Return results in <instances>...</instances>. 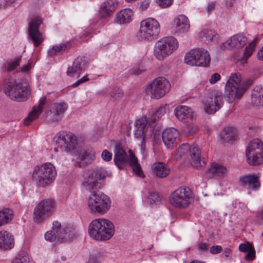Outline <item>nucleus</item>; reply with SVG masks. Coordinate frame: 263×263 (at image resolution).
I'll return each instance as SVG.
<instances>
[{
    "label": "nucleus",
    "mask_w": 263,
    "mask_h": 263,
    "mask_svg": "<svg viewBox=\"0 0 263 263\" xmlns=\"http://www.w3.org/2000/svg\"><path fill=\"white\" fill-rule=\"evenodd\" d=\"M257 57L259 60L263 61V46L258 51L257 53Z\"/></svg>",
    "instance_id": "nucleus-62"
},
{
    "label": "nucleus",
    "mask_w": 263,
    "mask_h": 263,
    "mask_svg": "<svg viewBox=\"0 0 263 263\" xmlns=\"http://www.w3.org/2000/svg\"><path fill=\"white\" fill-rule=\"evenodd\" d=\"M20 61L21 59L19 58L10 61L8 63V65L6 67V70L8 71L14 70L20 65Z\"/></svg>",
    "instance_id": "nucleus-46"
},
{
    "label": "nucleus",
    "mask_w": 263,
    "mask_h": 263,
    "mask_svg": "<svg viewBox=\"0 0 263 263\" xmlns=\"http://www.w3.org/2000/svg\"><path fill=\"white\" fill-rule=\"evenodd\" d=\"M15 0H0V9L4 8L7 5L12 4Z\"/></svg>",
    "instance_id": "nucleus-53"
},
{
    "label": "nucleus",
    "mask_w": 263,
    "mask_h": 263,
    "mask_svg": "<svg viewBox=\"0 0 263 263\" xmlns=\"http://www.w3.org/2000/svg\"><path fill=\"white\" fill-rule=\"evenodd\" d=\"M101 157L104 161H109L112 159V154L110 153L108 150L104 149L103 151Z\"/></svg>",
    "instance_id": "nucleus-48"
},
{
    "label": "nucleus",
    "mask_w": 263,
    "mask_h": 263,
    "mask_svg": "<svg viewBox=\"0 0 263 263\" xmlns=\"http://www.w3.org/2000/svg\"><path fill=\"white\" fill-rule=\"evenodd\" d=\"M57 176L55 166L50 162L36 166L32 173V178L37 186L45 187L51 184Z\"/></svg>",
    "instance_id": "nucleus-3"
},
{
    "label": "nucleus",
    "mask_w": 263,
    "mask_h": 263,
    "mask_svg": "<svg viewBox=\"0 0 263 263\" xmlns=\"http://www.w3.org/2000/svg\"><path fill=\"white\" fill-rule=\"evenodd\" d=\"M141 138H142L141 144V149L142 152H144L145 151V146H146V142L145 140V138L143 137H141Z\"/></svg>",
    "instance_id": "nucleus-61"
},
{
    "label": "nucleus",
    "mask_w": 263,
    "mask_h": 263,
    "mask_svg": "<svg viewBox=\"0 0 263 263\" xmlns=\"http://www.w3.org/2000/svg\"><path fill=\"white\" fill-rule=\"evenodd\" d=\"M258 174L248 175V190L258 191L261 185Z\"/></svg>",
    "instance_id": "nucleus-35"
},
{
    "label": "nucleus",
    "mask_w": 263,
    "mask_h": 263,
    "mask_svg": "<svg viewBox=\"0 0 263 263\" xmlns=\"http://www.w3.org/2000/svg\"><path fill=\"white\" fill-rule=\"evenodd\" d=\"M42 23V19L40 17H36L33 19L29 24V36L35 47L40 45L44 40L43 33L39 30V27Z\"/></svg>",
    "instance_id": "nucleus-16"
},
{
    "label": "nucleus",
    "mask_w": 263,
    "mask_h": 263,
    "mask_svg": "<svg viewBox=\"0 0 263 263\" xmlns=\"http://www.w3.org/2000/svg\"><path fill=\"white\" fill-rule=\"evenodd\" d=\"M130 71L131 74L138 76L142 73L143 70L140 69L139 68L135 67L131 69Z\"/></svg>",
    "instance_id": "nucleus-55"
},
{
    "label": "nucleus",
    "mask_w": 263,
    "mask_h": 263,
    "mask_svg": "<svg viewBox=\"0 0 263 263\" xmlns=\"http://www.w3.org/2000/svg\"><path fill=\"white\" fill-rule=\"evenodd\" d=\"M175 114L178 120L184 122L186 119H192L194 117L192 109L186 106L177 107L175 110Z\"/></svg>",
    "instance_id": "nucleus-27"
},
{
    "label": "nucleus",
    "mask_w": 263,
    "mask_h": 263,
    "mask_svg": "<svg viewBox=\"0 0 263 263\" xmlns=\"http://www.w3.org/2000/svg\"><path fill=\"white\" fill-rule=\"evenodd\" d=\"M263 144L258 139H255L250 141L248 145V154L252 155L253 153H262Z\"/></svg>",
    "instance_id": "nucleus-36"
},
{
    "label": "nucleus",
    "mask_w": 263,
    "mask_h": 263,
    "mask_svg": "<svg viewBox=\"0 0 263 263\" xmlns=\"http://www.w3.org/2000/svg\"><path fill=\"white\" fill-rule=\"evenodd\" d=\"M87 67V62L85 58L78 57L74 59L72 65L68 67L66 74L70 77L78 78Z\"/></svg>",
    "instance_id": "nucleus-18"
},
{
    "label": "nucleus",
    "mask_w": 263,
    "mask_h": 263,
    "mask_svg": "<svg viewBox=\"0 0 263 263\" xmlns=\"http://www.w3.org/2000/svg\"><path fill=\"white\" fill-rule=\"evenodd\" d=\"M133 14V12L130 9H125L116 14L115 21L119 24L128 23L132 20Z\"/></svg>",
    "instance_id": "nucleus-30"
},
{
    "label": "nucleus",
    "mask_w": 263,
    "mask_h": 263,
    "mask_svg": "<svg viewBox=\"0 0 263 263\" xmlns=\"http://www.w3.org/2000/svg\"><path fill=\"white\" fill-rule=\"evenodd\" d=\"M223 253L226 257H228L231 253V250L229 248H224Z\"/></svg>",
    "instance_id": "nucleus-64"
},
{
    "label": "nucleus",
    "mask_w": 263,
    "mask_h": 263,
    "mask_svg": "<svg viewBox=\"0 0 263 263\" xmlns=\"http://www.w3.org/2000/svg\"><path fill=\"white\" fill-rule=\"evenodd\" d=\"M248 163L252 166H257L263 163V152L248 154Z\"/></svg>",
    "instance_id": "nucleus-38"
},
{
    "label": "nucleus",
    "mask_w": 263,
    "mask_h": 263,
    "mask_svg": "<svg viewBox=\"0 0 263 263\" xmlns=\"http://www.w3.org/2000/svg\"><path fill=\"white\" fill-rule=\"evenodd\" d=\"M185 62L191 66H208L211 61L208 50L202 48L194 49L188 52L184 57Z\"/></svg>",
    "instance_id": "nucleus-12"
},
{
    "label": "nucleus",
    "mask_w": 263,
    "mask_h": 263,
    "mask_svg": "<svg viewBox=\"0 0 263 263\" xmlns=\"http://www.w3.org/2000/svg\"><path fill=\"white\" fill-rule=\"evenodd\" d=\"M148 199L151 204H158L161 201V198L158 193H151L149 194Z\"/></svg>",
    "instance_id": "nucleus-47"
},
{
    "label": "nucleus",
    "mask_w": 263,
    "mask_h": 263,
    "mask_svg": "<svg viewBox=\"0 0 263 263\" xmlns=\"http://www.w3.org/2000/svg\"><path fill=\"white\" fill-rule=\"evenodd\" d=\"M201 151L198 146H190L189 159H187L190 161L192 166L198 170L202 169L206 165V163L203 159L201 158Z\"/></svg>",
    "instance_id": "nucleus-21"
},
{
    "label": "nucleus",
    "mask_w": 263,
    "mask_h": 263,
    "mask_svg": "<svg viewBox=\"0 0 263 263\" xmlns=\"http://www.w3.org/2000/svg\"><path fill=\"white\" fill-rule=\"evenodd\" d=\"M79 159L85 165L90 164L96 158V153L91 149H87L81 152L78 155Z\"/></svg>",
    "instance_id": "nucleus-31"
},
{
    "label": "nucleus",
    "mask_w": 263,
    "mask_h": 263,
    "mask_svg": "<svg viewBox=\"0 0 263 263\" xmlns=\"http://www.w3.org/2000/svg\"><path fill=\"white\" fill-rule=\"evenodd\" d=\"M193 199L192 191L188 187H180L172 193L170 197L171 204L179 209L186 208Z\"/></svg>",
    "instance_id": "nucleus-11"
},
{
    "label": "nucleus",
    "mask_w": 263,
    "mask_h": 263,
    "mask_svg": "<svg viewBox=\"0 0 263 263\" xmlns=\"http://www.w3.org/2000/svg\"><path fill=\"white\" fill-rule=\"evenodd\" d=\"M105 176L106 173L104 170H95L86 176L83 185L86 190L90 191L97 190L101 187V181Z\"/></svg>",
    "instance_id": "nucleus-15"
},
{
    "label": "nucleus",
    "mask_w": 263,
    "mask_h": 263,
    "mask_svg": "<svg viewBox=\"0 0 263 263\" xmlns=\"http://www.w3.org/2000/svg\"><path fill=\"white\" fill-rule=\"evenodd\" d=\"M151 168L153 174L159 178H165L170 173V168L161 162L154 163Z\"/></svg>",
    "instance_id": "nucleus-26"
},
{
    "label": "nucleus",
    "mask_w": 263,
    "mask_h": 263,
    "mask_svg": "<svg viewBox=\"0 0 263 263\" xmlns=\"http://www.w3.org/2000/svg\"><path fill=\"white\" fill-rule=\"evenodd\" d=\"M75 236V231L71 227L61 228V225L58 221L53 222L52 230L47 231L45 234L47 241L52 242L57 239L59 242L72 240Z\"/></svg>",
    "instance_id": "nucleus-7"
},
{
    "label": "nucleus",
    "mask_w": 263,
    "mask_h": 263,
    "mask_svg": "<svg viewBox=\"0 0 263 263\" xmlns=\"http://www.w3.org/2000/svg\"><path fill=\"white\" fill-rule=\"evenodd\" d=\"M171 88L169 81L165 78H156L152 83L147 86L146 93L152 98L159 99L164 97Z\"/></svg>",
    "instance_id": "nucleus-13"
},
{
    "label": "nucleus",
    "mask_w": 263,
    "mask_h": 263,
    "mask_svg": "<svg viewBox=\"0 0 263 263\" xmlns=\"http://www.w3.org/2000/svg\"><path fill=\"white\" fill-rule=\"evenodd\" d=\"M14 237L10 232L6 230L0 231V250H11L14 247Z\"/></svg>",
    "instance_id": "nucleus-23"
},
{
    "label": "nucleus",
    "mask_w": 263,
    "mask_h": 263,
    "mask_svg": "<svg viewBox=\"0 0 263 263\" xmlns=\"http://www.w3.org/2000/svg\"><path fill=\"white\" fill-rule=\"evenodd\" d=\"M222 251V247L220 246H213L210 248V252L213 254H217Z\"/></svg>",
    "instance_id": "nucleus-52"
},
{
    "label": "nucleus",
    "mask_w": 263,
    "mask_h": 263,
    "mask_svg": "<svg viewBox=\"0 0 263 263\" xmlns=\"http://www.w3.org/2000/svg\"><path fill=\"white\" fill-rule=\"evenodd\" d=\"M111 201L104 194L93 192L88 199V206L91 213L104 214L108 211Z\"/></svg>",
    "instance_id": "nucleus-10"
},
{
    "label": "nucleus",
    "mask_w": 263,
    "mask_h": 263,
    "mask_svg": "<svg viewBox=\"0 0 263 263\" xmlns=\"http://www.w3.org/2000/svg\"><path fill=\"white\" fill-rule=\"evenodd\" d=\"M178 47L177 40L173 36L163 37L155 45L154 54L159 61H162L171 54Z\"/></svg>",
    "instance_id": "nucleus-9"
},
{
    "label": "nucleus",
    "mask_w": 263,
    "mask_h": 263,
    "mask_svg": "<svg viewBox=\"0 0 263 263\" xmlns=\"http://www.w3.org/2000/svg\"><path fill=\"white\" fill-rule=\"evenodd\" d=\"M223 96L217 92L212 97H207L204 101V109L208 114H213L219 109L223 104Z\"/></svg>",
    "instance_id": "nucleus-19"
},
{
    "label": "nucleus",
    "mask_w": 263,
    "mask_h": 263,
    "mask_svg": "<svg viewBox=\"0 0 263 263\" xmlns=\"http://www.w3.org/2000/svg\"><path fill=\"white\" fill-rule=\"evenodd\" d=\"M220 78L221 77L219 73H215L211 76L209 79V82L212 84H215L220 79Z\"/></svg>",
    "instance_id": "nucleus-51"
},
{
    "label": "nucleus",
    "mask_w": 263,
    "mask_h": 263,
    "mask_svg": "<svg viewBox=\"0 0 263 263\" xmlns=\"http://www.w3.org/2000/svg\"><path fill=\"white\" fill-rule=\"evenodd\" d=\"M173 0H158V3L160 6L163 8H166L171 6Z\"/></svg>",
    "instance_id": "nucleus-50"
},
{
    "label": "nucleus",
    "mask_w": 263,
    "mask_h": 263,
    "mask_svg": "<svg viewBox=\"0 0 263 263\" xmlns=\"http://www.w3.org/2000/svg\"><path fill=\"white\" fill-rule=\"evenodd\" d=\"M199 37L202 41L208 44L216 41L218 37V34L214 30L204 29L199 33Z\"/></svg>",
    "instance_id": "nucleus-33"
},
{
    "label": "nucleus",
    "mask_w": 263,
    "mask_h": 263,
    "mask_svg": "<svg viewBox=\"0 0 263 263\" xmlns=\"http://www.w3.org/2000/svg\"><path fill=\"white\" fill-rule=\"evenodd\" d=\"M129 153L130 155L128 158L122 147L119 145H117L114 157L115 164L119 169H123L124 165L128 161L134 172L139 177H144V175L137 158L132 154L131 150L129 151Z\"/></svg>",
    "instance_id": "nucleus-4"
},
{
    "label": "nucleus",
    "mask_w": 263,
    "mask_h": 263,
    "mask_svg": "<svg viewBox=\"0 0 263 263\" xmlns=\"http://www.w3.org/2000/svg\"><path fill=\"white\" fill-rule=\"evenodd\" d=\"M68 45V43H61L59 45L53 46L52 48L48 50V53L50 57L55 55L58 53L66 50Z\"/></svg>",
    "instance_id": "nucleus-41"
},
{
    "label": "nucleus",
    "mask_w": 263,
    "mask_h": 263,
    "mask_svg": "<svg viewBox=\"0 0 263 263\" xmlns=\"http://www.w3.org/2000/svg\"><path fill=\"white\" fill-rule=\"evenodd\" d=\"M246 88L242 84V76L240 73H232L225 86L224 98L229 103L240 99Z\"/></svg>",
    "instance_id": "nucleus-2"
},
{
    "label": "nucleus",
    "mask_w": 263,
    "mask_h": 263,
    "mask_svg": "<svg viewBox=\"0 0 263 263\" xmlns=\"http://www.w3.org/2000/svg\"><path fill=\"white\" fill-rule=\"evenodd\" d=\"M227 173V170L225 167L216 163H213L206 171V174L209 178L223 176Z\"/></svg>",
    "instance_id": "nucleus-29"
},
{
    "label": "nucleus",
    "mask_w": 263,
    "mask_h": 263,
    "mask_svg": "<svg viewBox=\"0 0 263 263\" xmlns=\"http://www.w3.org/2000/svg\"><path fill=\"white\" fill-rule=\"evenodd\" d=\"M123 92L119 87H116L110 92V97L112 100L121 99L123 96Z\"/></svg>",
    "instance_id": "nucleus-43"
},
{
    "label": "nucleus",
    "mask_w": 263,
    "mask_h": 263,
    "mask_svg": "<svg viewBox=\"0 0 263 263\" xmlns=\"http://www.w3.org/2000/svg\"><path fill=\"white\" fill-rule=\"evenodd\" d=\"M55 206V202L52 199H46L41 201L33 210V218L34 221L43 222L53 214Z\"/></svg>",
    "instance_id": "nucleus-14"
},
{
    "label": "nucleus",
    "mask_w": 263,
    "mask_h": 263,
    "mask_svg": "<svg viewBox=\"0 0 263 263\" xmlns=\"http://www.w3.org/2000/svg\"><path fill=\"white\" fill-rule=\"evenodd\" d=\"M209 245L206 243H202L198 246V249L205 251L208 249Z\"/></svg>",
    "instance_id": "nucleus-60"
},
{
    "label": "nucleus",
    "mask_w": 263,
    "mask_h": 263,
    "mask_svg": "<svg viewBox=\"0 0 263 263\" xmlns=\"http://www.w3.org/2000/svg\"><path fill=\"white\" fill-rule=\"evenodd\" d=\"M3 85L5 93L11 100L17 102L27 100L29 93L27 88L22 84L16 83L13 79L8 78L4 81Z\"/></svg>",
    "instance_id": "nucleus-5"
},
{
    "label": "nucleus",
    "mask_w": 263,
    "mask_h": 263,
    "mask_svg": "<svg viewBox=\"0 0 263 263\" xmlns=\"http://www.w3.org/2000/svg\"><path fill=\"white\" fill-rule=\"evenodd\" d=\"M258 41V37H255L248 45V58L252 55L255 51V47Z\"/></svg>",
    "instance_id": "nucleus-45"
},
{
    "label": "nucleus",
    "mask_w": 263,
    "mask_h": 263,
    "mask_svg": "<svg viewBox=\"0 0 263 263\" xmlns=\"http://www.w3.org/2000/svg\"><path fill=\"white\" fill-rule=\"evenodd\" d=\"M190 149V145L188 144H183L178 148L175 155V159L176 160H186L189 159V154Z\"/></svg>",
    "instance_id": "nucleus-34"
},
{
    "label": "nucleus",
    "mask_w": 263,
    "mask_h": 263,
    "mask_svg": "<svg viewBox=\"0 0 263 263\" xmlns=\"http://www.w3.org/2000/svg\"><path fill=\"white\" fill-rule=\"evenodd\" d=\"M67 108V105L64 102L53 103L50 106L47 117L51 122H58L61 120Z\"/></svg>",
    "instance_id": "nucleus-20"
},
{
    "label": "nucleus",
    "mask_w": 263,
    "mask_h": 263,
    "mask_svg": "<svg viewBox=\"0 0 263 263\" xmlns=\"http://www.w3.org/2000/svg\"><path fill=\"white\" fill-rule=\"evenodd\" d=\"M247 47H246L243 50V56L242 59H240V62L242 64L247 63Z\"/></svg>",
    "instance_id": "nucleus-57"
},
{
    "label": "nucleus",
    "mask_w": 263,
    "mask_h": 263,
    "mask_svg": "<svg viewBox=\"0 0 263 263\" xmlns=\"http://www.w3.org/2000/svg\"><path fill=\"white\" fill-rule=\"evenodd\" d=\"M215 6V2H211L208 4V6L207 8H206V11L208 12H210L212 10H213Z\"/></svg>",
    "instance_id": "nucleus-59"
},
{
    "label": "nucleus",
    "mask_w": 263,
    "mask_h": 263,
    "mask_svg": "<svg viewBox=\"0 0 263 263\" xmlns=\"http://www.w3.org/2000/svg\"><path fill=\"white\" fill-rule=\"evenodd\" d=\"M247 44V37L243 33H238L231 36L226 42L220 45V48L222 51L232 50L243 47Z\"/></svg>",
    "instance_id": "nucleus-17"
},
{
    "label": "nucleus",
    "mask_w": 263,
    "mask_h": 263,
    "mask_svg": "<svg viewBox=\"0 0 263 263\" xmlns=\"http://www.w3.org/2000/svg\"><path fill=\"white\" fill-rule=\"evenodd\" d=\"M179 135V133L178 130L173 127L166 128L163 130L162 134V138L167 148H171L173 147Z\"/></svg>",
    "instance_id": "nucleus-24"
},
{
    "label": "nucleus",
    "mask_w": 263,
    "mask_h": 263,
    "mask_svg": "<svg viewBox=\"0 0 263 263\" xmlns=\"http://www.w3.org/2000/svg\"><path fill=\"white\" fill-rule=\"evenodd\" d=\"M149 5V2L148 0H145L143 1L140 6V9L141 10H146Z\"/></svg>",
    "instance_id": "nucleus-54"
},
{
    "label": "nucleus",
    "mask_w": 263,
    "mask_h": 263,
    "mask_svg": "<svg viewBox=\"0 0 263 263\" xmlns=\"http://www.w3.org/2000/svg\"><path fill=\"white\" fill-rule=\"evenodd\" d=\"M43 103L41 102L36 108L34 107L33 110L29 114L28 117L24 119V122L25 124H29L30 122L33 121L39 117L42 110V105Z\"/></svg>",
    "instance_id": "nucleus-40"
},
{
    "label": "nucleus",
    "mask_w": 263,
    "mask_h": 263,
    "mask_svg": "<svg viewBox=\"0 0 263 263\" xmlns=\"http://www.w3.org/2000/svg\"><path fill=\"white\" fill-rule=\"evenodd\" d=\"M239 183L240 185L246 186L247 184V176H243L240 178L239 180Z\"/></svg>",
    "instance_id": "nucleus-56"
},
{
    "label": "nucleus",
    "mask_w": 263,
    "mask_h": 263,
    "mask_svg": "<svg viewBox=\"0 0 263 263\" xmlns=\"http://www.w3.org/2000/svg\"><path fill=\"white\" fill-rule=\"evenodd\" d=\"M250 104L254 107L263 106V87L256 86L251 91Z\"/></svg>",
    "instance_id": "nucleus-25"
},
{
    "label": "nucleus",
    "mask_w": 263,
    "mask_h": 263,
    "mask_svg": "<svg viewBox=\"0 0 263 263\" xmlns=\"http://www.w3.org/2000/svg\"><path fill=\"white\" fill-rule=\"evenodd\" d=\"M165 114V109L163 107L159 108L154 115V118L155 119L157 118H161L163 115Z\"/></svg>",
    "instance_id": "nucleus-49"
},
{
    "label": "nucleus",
    "mask_w": 263,
    "mask_h": 263,
    "mask_svg": "<svg viewBox=\"0 0 263 263\" xmlns=\"http://www.w3.org/2000/svg\"><path fill=\"white\" fill-rule=\"evenodd\" d=\"M221 136V140L224 143H232L237 139V135L236 133L231 128L224 129L222 131Z\"/></svg>",
    "instance_id": "nucleus-37"
},
{
    "label": "nucleus",
    "mask_w": 263,
    "mask_h": 263,
    "mask_svg": "<svg viewBox=\"0 0 263 263\" xmlns=\"http://www.w3.org/2000/svg\"><path fill=\"white\" fill-rule=\"evenodd\" d=\"M148 121L145 117H143L135 121L134 132L136 138H138L143 136L144 129Z\"/></svg>",
    "instance_id": "nucleus-32"
},
{
    "label": "nucleus",
    "mask_w": 263,
    "mask_h": 263,
    "mask_svg": "<svg viewBox=\"0 0 263 263\" xmlns=\"http://www.w3.org/2000/svg\"><path fill=\"white\" fill-rule=\"evenodd\" d=\"M160 30L159 24L157 20L146 18L141 22L136 37L140 41H151L158 35Z\"/></svg>",
    "instance_id": "nucleus-8"
},
{
    "label": "nucleus",
    "mask_w": 263,
    "mask_h": 263,
    "mask_svg": "<svg viewBox=\"0 0 263 263\" xmlns=\"http://www.w3.org/2000/svg\"><path fill=\"white\" fill-rule=\"evenodd\" d=\"M256 251L253 243L248 242V261L253 260L256 257Z\"/></svg>",
    "instance_id": "nucleus-44"
},
{
    "label": "nucleus",
    "mask_w": 263,
    "mask_h": 263,
    "mask_svg": "<svg viewBox=\"0 0 263 263\" xmlns=\"http://www.w3.org/2000/svg\"><path fill=\"white\" fill-rule=\"evenodd\" d=\"M13 212L9 208H5L0 211V222L2 225L8 223L13 218Z\"/></svg>",
    "instance_id": "nucleus-39"
},
{
    "label": "nucleus",
    "mask_w": 263,
    "mask_h": 263,
    "mask_svg": "<svg viewBox=\"0 0 263 263\" xmlns=\"http://www.w3.org/2000/svg\"><path fill=\"white\" fill-rule=\"evenodd\" d=\"M11 263H29V259L27 253L24 251H20L14 258Z\"/></svg>",
    "instance_id": "nucleus-42"
},
{
    "label": "nucleus",
    "mask_w": 263,
    "mask_h": 263,
    "mask_svg": "<svg viewBox=\"0 0 263 263\" xmlns=\"http://www.w3.org/2000/svg\"><path fill=\"white\" fill-rule=\"evenodd\" d=\"M239 250L241 252H247V243H241L239 246Z\"/></svg>",
    "instance_id": "nucleus-58"
},
{
    "label": "nucleus",
    "mask_w": 263,
    "mask_h": 263,
    "mask_svg": "<svg viewBox=\"0 0 263 263\" xmlns=\"http://www.w3.org/2000/svg\"><path fill=\"white\" fill-rule=\"evenodd\" d=\"M172 29L177 33H185L190 28L189 18L184 14L177 15L172 24Z\"/></svg>",
    "instance_id": "nucleus-22"
},
{
    "label": "nucleus",
    "mask_w": 263,
    "mask_h": 263,
    "mask_svg": "<svg viewBox=\"0 0 263 263\" xmlns=\"http://www.w3.org/2000/svg\"><path fill=\"white\" fill-rule=\"evenodd\" d=\"M118 3L114 0H108L102 3L100 8V13L102 17L110 16L116 9Z\"/></svg>",
    "instance_id": "nucleus-28"
},
{
    "label": "nucleus",
    "mask_w": 263,
    "mask_h": 263,
    "mask_svg": "<svg viewBox=\"0 0 263 263\" xmlns=\"http://www.w3.org/2000/svg\"><path fill=\"white\" fill-rule=\"evenodd\" d=\"M55 152L69 153L74 150L77 145L76 137L70 132L62 131L53 138Z\"/></svg>",
    "instance_id": "nucleus-6"
},
{
    "label": "nucleus",
    "mask_w": 263,
    "mask_h": 263,
    "mask_svg": "<svg viewBox=\"0 0 263 263\" xmlns=\"http://www.w3.org/2000/svg\"><path fill=\"white\" fill-rule=\"evenodd\" d=\"M115 228L112 223L106 219H94L89 224L88 234L93 239L108 240L114 235Z\"/></svg>",
    "instance_id": "nucleus-1"
},
{
    "label": "nucleus",
    "mask_w": 263,
    "mask_h": 263,
    "mask_svg": "<svg viewBox=\"0 0 263 263\" xmlns=\"http://www.w3.org/2000/svg\"><path fill=\"white\" fill-rule=\"evenodd\" d=\"M234 3V0H226L225 5L227 7L230 8L233 6Z\"/></svg>",
    "instance_id": "nucleus-63"
}]
</instances>
